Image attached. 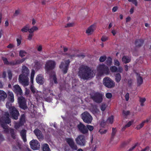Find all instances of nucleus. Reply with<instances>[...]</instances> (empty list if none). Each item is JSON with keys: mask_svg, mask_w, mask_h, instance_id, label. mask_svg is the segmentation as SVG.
<instances>
[{"mask_svg": "<svg viewBox=\"0 0 151 151\" xmlns=\"http://www.w3.org/2000/svg\"><path fill=\"white\" fill-rule=\"evenodd\" d=\"M96 70L91 69L86 65H82L79 69L78 75L81 79H88L95 75Z\"/></svg>", "mask_w": 151, "mask_h": 151, "instance_id": "nucleus-1", "label": "nucleus"}, {"mask_svg": "<svg viewBox=\"0 0 151 151\" xmlns=\"http://www.w3.org/2000/svg\"><path fill=\"white\" fill-rule=\"evenodd\" d=\"M22 73L19 77V82L24 86L29 84V79L28 77L29 71L28 68L25 65H23L22 68Z\"/></svg>", "mask_w": 151, "mask_h": 151, "instance_id": "nucleus-2", "label": "nucleus"}, {"mask_svg": "<svg viewBox=\"0 0 151 151\" xmlns=\"http://www.w3.org/2000/svg\"><path fill=\"white\" fill-rule=\"evenodd\" d=\"M6 106L7 108L9 109L10 116L14 119H18V116L19 113L17 110L14 106H11V103L7 102L6 104Z\"/></svg>", "mask_w": 151, "mask_h": 151, "instance_id": "nucleus-3", "label": "nucleus"}, {"mask_svg": "<svg viewBox=\"0 0 151 151\" xmlns=\"http://www.w3.org/2000/svg\"><path fill=\"white\" fill-rule=\"evenodd\" d=\"M97 70L99 76H101L104 74L107 75L109 73V68L104 64L99 65L97 67Z\"/></svg>", "mask_w": 151, "mask_h": 151, "instance_id": "nucleus-4", "label": "nucleus"}, {"mask_svg": "<svg viewBox=\"0 0 151 151\" xmlns=\"http://www.w3.org/2000/svg\"><path fill=\"white\" fill-rule=\"evenodd\" d=\"M56 65L55 62L53 60H49L47 61L45 65V69L47 73H49L50 70L54 69Z\"/></svg>", "mask_w": 151, "mask_h": 151, "instance_id": "nucleus-5", "label": "nucleus"}, {"mask_svg": "<svg viewBox=\"0 0 151 151\" xmlns=\"http://www.w3.org/2000/svg\"><path fill=\"white\" fill-rule=\"evenodd\" d=\"M103 84L108 88H111L115 86L114 82L110 78L108 77L104 78L103 81Z\"/></svg>", "mask_w": 151, "mask_h": 151, "instance_id": "nucleus-6", "label": "nucleus"}, {"mask_svg": "<svg viewBox=\"0 0 151 151\" xmlns=\"http://www.w3.org/2000/svg\"><path fill=\"white\" fill-rule=\"evenodd\" d=\"M81 117L82 119L85 122L88 124L91 123L93 119V118L91 115L88 112H85L82 114Z\"/></svg>", "mask_w": 151, "mask_h": 151, "instance_id": "nucleus-7", "label": "nucleus"}, {"mask_svg": "<svg viewBox=\"0 0 151 151\" xmlns=\"http://www.w3.org/2000/svg\"><path fill=\"white\" fill-rule=\"evenodd\" d=\"M69 63L70 61L68 60L66 61L64 60L61 63L59 68L64 73H67Z\"/></svg>", "mask_w": 151, "mask_h": 151, "instance_id": "nucleus-8", "label": "nucleus"}, {"mask_svg": "<svg viewBox=\"0 0 151 151\" xmlns=\"http://www.w3.org/2000/svg\"><path fill=\"white\" fill-rule=\"evenodd\" d=\"M18 102L20 108L23 109H25L27 108L26 104V101L25 98L23 96L18 97Z\"/></svg>", "mask_w": 151, "mask_h": 151, "instance_id": "nucleus-9", "label": "nucleus"}, {"mask_svg": "<svg viewBox=\"0 0 151 151\" xmlns=\"http://www.w3.org/2000/svg\"><path fill=\"white\" fill-rule=\"evenodd\" d=\"M76 143L81 146H84L86 143L84 136L83 135L78 136L75 139Z\"/></svg>", "mask_w": 151, "mask_h": 151, "instance_id": "nucleus-10", "label": "nucleus"}, {"mask_svg": "<svg viewBox=\"0 0 151 151\" xmlns=\"http://www.w3.org/2000/svg\"><path fill=\"white\" fill-rule=\"evenodd\" d=\"M31 147L33 150L39 149L40 147V144L37 140L33 139L29 143Z\"/></svg>", "mask_w": 151, "mask_h": 151, "instance_id": "nucleus-11", "label": "nucleus"}, {"mask_svg": "<svg viewBox=\"0 0 151 151\" xmlns=\"http://www.w3.org/2000/svg\"><path fill=\"white\" fill-rule=\"evenodd\" d=\"M103 96V95L101 93H96L94 94V96L93 97V98L95 102L100 103L102 101Z\"/></svg>", "mask_w": 151, "mask_h": 151, "instance_id": "nucleus-12", "label": "nucleus"}, {"mask_svg": "<svg viewBox=\"0 0 151 151\" xmlns=\"http://www.w3.org/2000/svg\"><path fill=\"white\" fill-rule=\"evenodd\" d=\"M66 141L72 149L74 150H77V146L75 144L73 139L72 138H67L66 139Z\"/></svg>", "mask_w": 151, "mask_h": 151, "instance_id": "nucleus-13", "label": "nucleus"}, {"mask_svg": "<svg viewBox=\"0 0 151 151\" xmlns=\"http://www.w3.org/2000/svg\"><path fill=\"white\" fill-rule=\"evenodd\" d=\"M5 117H4L5 119L4 121L5 122V124H1V126L3 129H8L6 125V124H9L10 123V120L9 118V117L10 116L8 113L7 112L5 113Z\"/></svg>", "mask_w": 151, "mask_h": 151, "instance_id": "nucleus-14", "label": "nucleus"}, {"mask_svg": "<svg viewBox=\"0 0 151 151\" xmlns=\"http://www.w3.org/2000/svg\"><path fill=\"white\" fill-rule=\"evenodd\" d=\"M78 128L79 130L83 134L87 133L88 132V130L86 128L85 126L81 123H80L78 125Z\"/></svg>", "mask_w": 151, "mask_h": 151, "instance_id": "nucleus-15", "label": "nucleus"}, {"mask_svg": "<svg viewBox=\"0 0 151 151\" xmlns=\"http://www.w3.org/2000/svg\"><path fill=\"white\" fill-rule=\"evenodd\" d=\"M13 90L17 95H21L22 93V91L21 88L18 85H15L13 86Z\"/></svg>", "mask_w": 151, "mask_h": 151, "instance_id": "nucleus-16", "label": "nucleus"}, {"mask_svg": "<svg viewBox=\"0 0 151 151\" xmlns=\"http://www.w3.org/2000/svg\"><path fill=\"white\" fill-rule=\"evenodd\" d=\"M28 58V57L27 56L25 58H23L19 60H15L13 62H10L9 63L12 65H15L23 63Z\"/></svg>", "mask_w": 151, "mask_h": 151, "instance_id": "nucleus-17", "label": "nucleus"}, {"mask_svg": "<svg viewBox=\"0 0 151 151\" xmlns=\"http://www.w3.org/2000/svg\"><path fill=\"white\" fill-rule=\"evenodd\" d=\"M95 29V26L93 24L88 27L86 30V32L88 35H90L93 32Z\"/></svg>", "mask_w": 151, "mask_h": 151, "instance_id": "nucleus-18", "label": "nucleus"}, {"mask_svg": "<svg viewBox=\"0 0 151 151\" xmlns=\"http://www.w3.org/2000/svg\"><path fill=\"white\" fill-rule=\"evenodd\" d=\"M33 65L34 66V68L35 69V70H38L41 68L42 64L37 61L36 60Z\"/></svg>", "mask_w": 151, "mask_h": 151, "instance_id": "nucleus-19", "label": "nucleus"}, {"mask_svg": "<svg viewBox=\"0 0 151 151\" xmlns=\"http://www.w3.org/2000/svg\"><path fill=\"white\" fill-rule=\"evenodd\" d=\"M36 82L39 84H41L43 83L44 79L41 75H39L37 76L36 79Z\"/></svg>", "mask_w": 151, "mask_h": 151, "instance_id": "nucleus-20", "label": "nucleus"}, {"mask_svg": "<svg viewBox=\"0 0 151 151\" xmlns=\"http://www.w3.org/2000/svg\"><path fill=\"white\" fill-rule=\"evenodd\" d=\"M24 114L22 115L20 118V122L19 123H16L14 127L16 129H17L19 128L20 126V125H21L23 122L24 121Z\"/></svg>", "mask_w": 151, "mask_h": 151, "instance_id": "nucleus-21", "label": "nucleus"}, {"mask_svg": "<svg viewBox=\"0 0 151 151\" xmlns=\"http://www.w3.org/2000/svg\"><path fill=\"white\" fill-rule=\"evenodd\" d=\"M6 93L3 90H0V100L4 101L7 97Z\"/></svg>", "mask_w": 151, "mask_h": 151, "instance_id": "nucleus-22", "label": "nucleus"}, {"mask_svg": "<svg viewBox=\"0 0 151 151\" xmlns=\"http://www.w3.org/2000/svg\"><path fill=\"white\" fill-rule=\"evenodd\" d=\"M50 81L52 83H57L55 73H53L52 75H51L50 76Z\"/></svg>", "mask_w": 151, "mask_h": 151, "instance_id": "nucleus-23", "label": "nucleus"}, {"mask_svg": "<svg viewBox=\"0 0 151 151\" xmlns=\"http://www.w3.org/2000/svg\"><path fill=\"white\" fill-rule=\"evenodd\" d=\"M34 132L38 139H40L42 138V136L41 132L39 129H36L34 131Z\"/></svg>", "mask_w": 151, "mask_h": 151, "instance_id": "nucleus-24", "label": "nucleus"}, {"mask_svg": "<svg viewBox=\"0 0 151 151\" xmlns=\"http://www.w3.org/2000/svg\"><path fill=\"white\" fill-rule=\"evenodd\" d=\"M20 135L23 141L24 142H26L27 141L26 130H22L20 132Z\"/></svg>", "mask_w": 151, "mask_h": 151, "instance_id": "nucleus-25", "label": "nucleus"}, {"mask_svg": "<svg viewBox=\"0 0 151 151\" xmlns=\"http://www.w3.org/2000/svg\"><path fill=\"white\" fill-rule=\"evenodd\" d=\"M9 95V101L13 103L14 101V94L12 92L9 91L8 93Z\"/></svg>", "mask_w": 151, "mask_h": 151, "instance_id": "nucleus-26", "label": "nucleus"}, {"mask_svg": "<svg viewBox=\"0 0 151 151\" xmlns=\"http://www.w3.org/2000/svg\"><path fill=\"white\" fill-rule=\"evenodd\" d=\"M130 58L128 56H124L122 58V62L125 63H129L130 62Z\"/></svg>", "mask_w": 151, "mask_h": 151, "instance_id": "nucleus-27", "label": "nucleus"}, {"mask_svg": "<svg viewBox=\"0 0 151 151\" xmlns=\"http://www.w3.org/2000/svg\"><path fill=\"white\" fill-rule=\"evenodd\" d=\"M30 26L29 25V32L30 33H32L35 31L38 30V28L36 26H33L31 28H29Z\"/></svg>", "mask_w": 151, "mask_h": 151, "instance_id": "nucleus-28", "label": "nucleus"}, {"mask_svg": "<svg viewBox=\"0 0 151 151\" xmlns=\"http://www.w3.org/2000/svg\"><path fill=\"white\" fill-rule=\"evenodd\" d=\"M108 105L105 103L102 104L100 106V108L102 111L103 112L105 111L107 108Z\"/></svg>", "mask_w": 151, "mask_h": 151, "instance_id": "nucleus-29", "label": "nucleus"}, {"mask_svg": "<svg viewBox=\"0 0 151 151\" xmlns=\"http://www.w3.org/2000/svg\"><path fill=\"white\" fill-rule=\"evenodd\" d=\"M148 121L147 120L144 121L142 122L141 124L138 125L136 127V129L139 130L141 129L144 126V124L146 122H147Z\"/></svg>", "mask_w": 151, "mask_h": 151, "instance_id": "nucleus-30", "label": "nucleus"}, {"mask_svg": "<svg viewBox=\"0 0 151 151\" xmlns=\"http://www.w3.org/2000/svg\"><path fill=\"white\" fill-rule=\"evenodd\" d=\"M29 24H27L22 28L21 29V31L23 33L26 32L27 31L29 32Z\"/></svg>", "mask_w": 151, "mask_h": 151, "instance_id": "nucleus-31", "label": "nucleus"}, {"mask_svg": "<svg viewBox=\"0 0 151 151\" xmlns=\"http://www.w3.org/2000/svg\"><path fill=\"white\" fill-rule=\"evenodd\" d=\"M137 84L139 86L142 84L143 79L141 77L138 76L137 77Z\"/></svg>", "mask_w": 151, "mask_h": 151, "instance_id": "nucleus-32", "label": "nucleus"}, {"mask_svg": "<svg viewBox=\"0 0 151 151\" xmlns=\"http://www.w3.org/2000/svg\"><path fill=\"white\" fill-rule=\"evenodd\" d=\"M43 151H50L48 145L46 144H43L42 145Z\"/></svg>", "mask_w": 151, "mask_h": 151, "instance_id": "nucleus-33", "label": "nucleus"}, {"mask_svg": "<svg viewBox=\"0 0 151 151\" xmlns=\"http://www.w3.org/2000/svg\"><path fill=\"white\" fill-rule=\"evenodd\" d=\"M115 81L117 83H119L121 79V76L120 74L118 73L115 75Z\"/></svg>", "mask_w": 151, "mask_h": 151, "instance_id": "nucleus-34", "label": "nucleus"}, {"mask_svg": "<svg viewBox=\"0 0 151 151\" xmlns=\"http://www.w3.org/2000/svg\"><path fill=\"white\" fill-rule=\"evenodd\" d=\"M30 88L31 90V91L34 94H35L36 93L38 94L37 95H39L41 93L40 92H38L37 91L36 92V90L35 89V88H34V87L33 85H31Z\"/></svg>", "mask_w": 151, "mask_h": 151, "instance_id": "nucleus-35", "label": "nucleus"}, {"mask_svg": "<svg viewBox=\"0 0 151 151\" xmlns=\"http://www.w3.org/2000/svg\"><path fill=\"white\" fill-rule=\"evenodd\" d=\"M35 74V71L34 69L32 70L30 76V82L32 84L33 81V79Z\"/></svg>", "mask_w": 151, "mask_h": 151, "instance_id": "nucleus-36", "label": "nucleus"}, {"mask_svg": "<svg viewBox=\"0 0 151 151\" xmlns=\"http://www.w3.org/2000/svg\"><path fill=\"white\" fill-rule=\"evenodd\" d=\"M114 118L113 116H112L109 117L107 120V122L108 123L112 124L114 122Z\"/></svg>", "mask_w": 151, "mask_h": 151, "instance_id": "nucleus-37", "label": "nucleus"}, {"mask_svg": "<svg viewBox=\"0 0 151 151\" xmlns=\"http://www.w3.org/2000/svg\"><path fill=\"white\" fill-rule=\"evenodd\" d=\"M143 41L140 40H137L135 42V45L137 46H140L143 43Z\"/></svg>", "mask_w": 151, "mask_h": 151, "instance_id": "nucleus-38", "label": "nucleus"}, {"mask_svg": "<svg viewBox=\"0 0 151 151\" xmlns=\"http://www.w3.org/2000/svg\"><path fill=\"white\" fill-rule=\"evenodd\" d=\"M134 120H132L130 121H129L128 123L125 126H124L123 128V130H124L125 129L126 127H130L133 123Z\"/></svg>", "mask_w": 151, "mask_h": 151, "instance_id": "nucleus-39", "label": "nucleus"}, {"mask_svg": "<svg viewBox=\"0 0 151 151\" xmlns=\"http://www.w3.org/2000/svg\"><path fill=\"white\" fill-rule=\"evenodd\" d=\"M146 99L145 98H140L139 99V101L140 103V105L141 106H144V103L146 101Z\"/></svg>", "mask_w": 151, "mask_h": 151, "instance_id": "nucleus-40", "label": "nucleus"}, {"mask_svg": "<svg viewBox=\"0 0 151 151\" xmlns=\"http://www.w3.org/2000/svg\"><path fill=\"white\" fill-rule=\"evenodd\" d=\"M27 55V52L21 50L19 52V55L22 57H23Z\"/></svg>", "mask_w": 151, "mask_h": 151, "instance_id": "nucleus-41", "label": "nucleus"}, {"mask_svg": "<svg viewBox=\"0 0 151 151\" xmlns=\"http://www.w3.org/2000/svg\"><path fill=\"white\" fill-rule=\"evenodd\" d=\"M110 70L113 72H114L117 71V68L115 66H112L110 68Z\"/></svg>", "mask_w": 151, "mask_h": 151, "instance_id": "nucleus-42", "label": "nucleus"}, {"mask_svg": "<svg viewBox=\"0 0 151 151\" xmlns=\"http://www.w3.org/2000/svg\"><path fill=\"white\" fill-rule=\"evenodd\" d=\"M112 63V59L110 58H108L106 60V64L108 65H110Z\"/></svg>", "mask_w": 151, "mask_h": 151, "instance_id": "nucleus-43", "label": "nucleus"}, {"mask_svg": "<svg viewBox=\"0 0 151 151\" xmlns=\"http://www.w3.org/2000/svg\"><path fill=\"white\" fill-rule=\"evenodd\" d=\"M21 147V145L20 141H18L17 144V146L14 147V148L16 149H20Z\"/></svg>", "mask_w": 151, "mask_h": 151, "instance_id": "nucleus-44", "label": "nucleus"}, {"mask_svg": "<svg viewBox=\"0 0 151 151\" xmlns=\"http://www.w3.org/2000/svg\"><path fill=\"white\" fill-rule=\"evenodd\" d=\"M86 127L90 131H92L94 128L93 126L89 125H87Z\"/></svg>", "mask_w": 151, "mask_h": 151, "instance_id": "nucleus-45", "label": "nucleus"}, {"mask_svg": "<svg viewBox=\"0 0 151 151\" xmlns=\"http://www.w3.org/2000/svg\"><path fill=\"white\" fill-rule=\"evenodd\" d=\"M106 56H102L100 57L99 58V61L101 62H104L106 59Z\"/></svg>", "mask_w": 151, "mask_h": 151, "instance_id": "nucleus-46", "label": "nucleus"}, {"mask_svg": "<svg viewBox=\"0 0 151 151\" xmlns=\"http://www.w3.org/2000/svg\"><path fill=\"white\" fill-rule=\"evenodd\" d=\"M106 96L107 98L110 99L111 98L112 95L111 93H107L106 94Z\"/></svg>", "mask_w": 151, "mask_h": 151, "instance_id": "nucleus-47", "label": "nucleus"}, {"mask_svg": "<svg viewBox=\"0 0 151 151\" xmlns=\"http://www.w3.org/2000/svg\"><path fill=\"white\" fill-rule=\"evenodd\" d=\"M22 39V37L21 36H20V37L19 38L17 39V45L19 46L21 43V40Z\"/></svg>", "mask_w": 151, "mask_h": 151, "instance_id": "nucleus-48", "label": "nucleus"}, {"mask_svg": "<svg viewBox=\"0 0 151 151\" xmlns=\"http://www.w3.org/2000/svg\"><path fill=\"white\" fill-rule=\"evenodd\" d=\"M114 64L117 66H119L120 65V63L118 60L117 59H114Z\"/></svg>", "mask_w": 151, "mask_h": 151, "instance_id": "nucleus-49", "label": "nucleus"}, {"mask_svg": "<svg viewBox=\"0 0 151 151\" xmlns=\"http://www.w3.org/2000/svg\"><path fill=\"white\" fill-rule=\"evenodd\" d=\"M108 39V37L106 36H103L101 38V40L103 42H105Z\"/></svg>", "mask_w": 151, "mask_h": 151, "instance_id": "nucleus-50", "label": "nucleus"}, {"mask_svg": "<svg viewBox=\"0 0 151 151\" xmlns=\"http://www.w3.org/2000/svg\"><path fill=\"white\" fill-rule=\"evenodd\" d=\"M107 131L106 130H102L101 129L99 130V132L101 134H103L106 133Z\"/></svg>", "mask_w": 151, "mask_h": 151, "instance_id": "nucleus-51", "label": "nucleus"}, {"mask_svg": "<svg viewBox=\"0 0 151 151\" xmlns=\"http://www.w3.org/2000/svg\"><path fill=\"white\" fill-rule=\"evenodd\" d=\"M129 2H132L134 4L135 6L137 5V2L136 0H128Z\"/></svg>", "mask_w": 151, "mask_h": 151, "instance_id": "nucleus-52", "label": "nucleus"}, {"mask_svg": "<svg viewBox=\"0 0 151 151\" xmlns=\"http://www.w3.org/2000/svg\"><path fill=\"white\" fill-rule=\"evenodd\" d=\"M42 46L41 45H39L37 46V49L38 51L40 52L42 51Z\"/></svg>", "mask_w": 151, "mask_h": 151, "instance_id": "nucleus-53", "label": "nucleus"}, {"mask_svg": "<svg viewBox=\"0 0 151 151\" xmlns=\"http://www.w3.org/2000/svg\"><path fill=\"white\" fill-rule=\"evenodd\" d=\"M125 100L127 101H128L129 99V94L128 93H127L125 95Z\"/></svg>", "mask_w": 151, "mask_h": 151, "instance_id": "nucleus-54", "label": "nucleus"}, {"mask_svg": "<svg viewBox=\"0 0 151 151\" xmlns=\"http://www.w3.org/2000/svg\"><path fill=\"white\" fill-rule=\"evenodd\" d=\"M117 72L122 73L123 71V68L121 67H119L117 68Z\"/></svg>", "mask_w": 151, "mask_h": 151, "instance_id": "nucleus-55", "label": "nucleus"}, {"mask_svg": "<svg viewBox=\"0 0 151 151\" xmlns=\"http://www.w3.org/2000/svg\"><path fill=\"white\" fill-rule=\"evenodd\" d=\"M8 73L9 79L10 80L12 78V75L11 72L10 71H9L8 72Z\"/></svg>", "mask_w": 151, "mask_h": 151, "instance_id": "nucleus-56", "label": "nucleus"}, {"mask_svg": "<svg viewBox=\"0 0 151 151\" xmlns=\"http://www.w3.org/2000/svg\"><path fill=\"white\" fill-rule=\"evenodd\" d=\"M33 36V34L32 33H30L28 37V39L29 40H31L32 38V36Z\"/></svg>", "mask_w": 151, "mask_h": 151, "instance_id": "nucleus-57", "label": "nucleus"}, {"mask_svg": "<svg viewBox=\"0 0 151 151\" xmlns=\"http://www.w3.org/2000/svg\"><path fill=\"white\" fill-rule=\"evenodd\" d=\"M11 135L12 137L14 139L15 137V135L14 134V130L12 129H11Z\"/></svg>", "mask_w": 151, "mask_h": 151, "instance_id": "nucleus-58", "label": "nucleus"}, {"mask_svg": "<svg viewBox=\"0 0 151 151\" xmlns=\"http://www.w3.org/2000/svg\"><path fill=\"white\" fill-rule=\"evenodd\" d=\"M73 23H68L67 24V25L65 26L66 27H70L73 26Z\"/></svg>", "mask_w": 151, "mask_h": 151, "instance_id": "nucleus-59", "label": "nucleus"}, {"mask_svg": "<svg viewBox=\"0 0 151 151\" xmlns=\"http://www.w3.org/2000/svg\"><path fill=\"white\" fill-rule=\"evenodd\" d=\"M3 61L5 64H9V63L7 61V59L6 58H3Z\"/></svg>", "mask_w": 151, "mask_h": 151, "instance_id": "nucleus-60", "label": "nucleus"}, {"mask_svg": "<svg viewBox=\"0 0 151 151\" xmlns=\"http://www.w3.org/2000/svg\"><path fill=\"white\" fill-rule=\"evenodd\" d=\"M116 132V130L115 128H112V135H114Z\"/></svg>", "mask_w": 151, "mask_h": 151, "instance_id": "nucleus-61", "label": "nucleus"}, {"mask_svg": "<svg viewBox=\"0 0 151 151\" xmlns=\"http://www.w3.org/2000/svg\"><path fill=\"white\" fill-rule=\"evenodd\" d=\"M137 144H135L129 150V151H132L133 149H134L137 146Z\"/></svg>", "mask_w": 151, "mask_h": 151, "instance_id": "nucleus-62", "label": "nucleus"}, {"mask_svg": "<svg viewBox=\"0 0 151 151\" xmlns=\"http://www.w3.org/2000/svg\"><path fill=\"white\" fill-rule=\"evenodd\" d=\"M134 7H132L130 10H129V12L130 13V14H132L134 12Z\"/></svg>", "mask_w": 151, "mask_h": 151, "instance_id": "nucleus-63", "label": "nucleus"}, {"mask_svg": "<svg viewBox=\"0 0 151 151\" xmlns=\"http://www.w3.org/2000/svg\"><path fill=\"white\" fill-rule=\"evenodd\" d=\"M118 9V7L117 6H115L113 7L112 9V12H116Z\"/></svg>", "mask_w": 151, "mask_h": 151, "instance_id": "nucleus-64", "label": "nucleus"}]
</instances>
